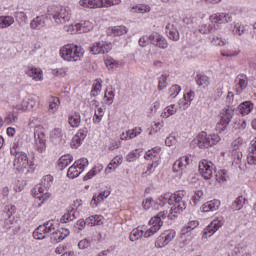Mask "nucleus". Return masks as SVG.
Returning <instances> with one entry per match:
<instances>
[{
  "label": "nucleus",
  "instance_id": "1",
  "mask_svg": "<svg viewBox=\"0 0 256 256\" xmlns=\"http://www.w3.org/2000/svg\"><path fill=\"white\" fill-rule=\"evenodd\" d=\"M15 211L17 207L15 205H6L0 214V225L5 231L9 229L13 230L14 235H17L21 231V225L15 220Z\"/></svg>",
  "mask_w": 256,
  "mask_h": 256
},
{
  "label": "nucleus",
  "instance_id": "2",
  "mask_svg": "<svg viewBox=\"0 0 256 256\" xmlns=\"http://www.w3.org/2000/svg\"><path fill=\"white\" fill-rule=\"evenodd\" d=\"M186 195L187 192L185 190H178L172 194L174 206L170 209V215H168L169 218L173 219L175 215L183 213V211L187 209V201L184 200Z\"/></svg>",
  "mask_w": 256,
  "mask_h": 256
},
{
  "label": "nucleus",
  "instance_id": "3",
  "mask_svg": "<svg viewBox=\"0 0 256 256\" xmlns=\"http://www.w3.org/2000/svg\"><path fill=\"white\" fill-rule=\"evenodd\" d=\"M85 50L81 46L66 45L60 49V56L64 61H81Z\"/></svg>",
  "mask_w": 256,
  "mask_h": 256
},
{
  "label": "nucleus",
  "instance_id": "4",
  "mask_svg": "<svg viewBox=\"0 0 256 256\" xmlns=\"http://www.w3.org/2000/svg\"><path fill=\"white\" fill-rule=\"evenodd\" d=\"M48 11L58 25H63V23H68L71 20V9L69 7L53 6Z\"/></svg>",
  "mask_w": 256,
  "mask_h": 256
},
{
  "label": "nucleus",
  "instance_id": "5",
  "mask_svg": "<svg viewBox=\"0 0 256 256\" xmlns=\"http://www.w3.org/2000/svg\"><path fill=\"white\" fill-rule=\"evenodd\" d=\"M220 141L221 136H219V134L207 135V132H201L194 139V143L199 147V149H209V147L217 145Z\"/></svg>",
  "mask_w": 256,
  "mask_h": 256
},
{
  "label": "nucleus",
  "instance_id": "6",
  "mask_svg": "<svg viewBox=\"0 0 256 256\" xmlns=\"http://www.w3.org/2000/svg\"><path fill=\"white\" fill-rule=\"evenodd\" d=\"M14 159V167L17 169V171H25L27 169V172L33 171V162L29 161V158L27 157V154L25 152H15V150L12 152Z\"/></svg>",
  "mask_w": 256,
  "mask_h": 256
},
{
  "label": "nucleus",
  "instance_id": "7",
  "mask_svg": "<svg viewBox=\"0 0 256 256\" xmlns=\"http://www.w3.org/2000/svg\"><path fill=\"white\" fill-rule=\"evenodd\" d=\"M167 216V212L162 211L150 219L149 225H151V227L147 229L144 234L146 239L152 237L154 233H157V231H159L161 227H163V219H167Z\"/></svg>",
  "mask_w": 256,
  "mask_h": 256
},
{
  "label": "nucleus",
  "instance_id": "8",
  "mask_svg": "<svg viewBox=\"0 0 256 256\" xmlns=\"http://www.w3.org/2000/svg\"><path fill=\"white\" fill-rule=\"evenodd\" d=\"M113 49V44L111 42H95L89 47V52L92 55H104V53H109Z\"/></svg>",
  "mask_w": 256,
  "mask_h": 256
},
{
  "label": "nucleus",
  "instance_id": "9",
  "mask_svg": "<svg viewBox=\"0 0 256 256\" xmlns=\"http://www.w3.org/2000/svg\"><path fill=\"white\" fill-rule=\"evenodd\" d=\"M225 224V219L223 216L218 217L217 219H214L203 231V239H207L208 237H211L213 234L217 233L220 227H223Z\"/></svg>",
  "mask_w": 256,
  "mask_h": 256
},
{
  "label": "nucleus",
  "instance_id": "10",
  "mask_svg": "<svg viewBox=\"0 0 256 256\" xmlns=\"http://www.w3.org/2000/svg\"><path fill=\"white\" fill-rule=\"evenodd\" d=\"M199 173L206 181L211 179L213 177V163L202 160L199 163Z\"/></svg>",
  "mask_w": 256,
  "mask_h": 256
},
{
  "label": "nucleus",
  "instance_id": "11",
  "mask_svg": "<svg viewBox=\"0 0 256 256\" xmlns=\"http://www.w3.org/2000/svg\"><path fill=\"white\" fill-rule=\"evenodd\" d=\"M149 39L151 45H154V47H159L160 49H167L169 47L167 39L157 32L150 34Z\"/></svg>",
  "mask_w": 256,
  "mask_h": 256
},
{
  "label": "nucleus",
  "instance_id": "12",
  "mask_svg": "<svg viewBox=\"0 0 256 256\" xmlns=\"http://www.w3.org/2000/svg\"><path fill=\"white\" fill-rule=\"evenodd\" d=\"M34 139H35V145H36V150L38 153H43L46 149V144H45V133L35 129L34 131Z\"/></svg>",
  "mask_w": 256,
  "mask_h": 256
},
{
  "label": "nucleus",
  "instance_id": "13",
  "mask_svg": "<svg viewBox=\"0 0 256 256\" xmlns=\"http://www.w3.org/2000/svg\"><path fill=\"white\" fill-rule=\"evenodd\" d=\"M33 195L36 199H39L40 201H42V203L44 201H47V199L51 197V194H49L47 188L43 186V184H39L35 186L33 190Z\"/></svg>",
  "mask_w": 256,
  "mask_h": 256
},
{
  "label": "nucleus",
  "instance_id": "14",
  "mask_svg": "<svg viewBox=\"0 0 256 256\" xmlns=\"http://www.w3.org/2000/svg\"><path fill=\"white\" fill-rule=\"evenodd\" d=\"M50 141L54 145H63L65 143V139L63 138V130L61 128H54L50 132Z\"/></svg>",
  "mask_w": 256,
  "mask_h": 256
},
{
  "label": "nucleus",
  "instance_id": "15",
  "mask_svg": "<svg viewBox=\"0 0 256 256\" xmlns=\"http://www.w3.org/2000/svg\"><path fill=\"white\" fill-rule=\"evenodd\" d=\"M72 31H76V33H89L93 29V23L90 21H83L77 23L75 25H71Z\"/></svg>",
  "mask_w": 256,
  "mask_h": 256
},
{
  "label": "nucleus",
  "instance_id": "16",
  "mask_svg": "<svg viewBox=\"0 0 256 256\" xmlns=\"http://www.w3.org/2000/svg\"><path fill=\"white\" fill-rule=\"evenodd\" d=\"M69 229L56 230L50 236L51 243H61L69 235Z\"/></svg>",
  "mask_w": 256,
  "mask_h": 256
},
{
  "label": "nucleus",
  "instance_id": "17",
  "mask_svg": "<svg viewBox=\"0 0 256 256\" xmlns=\"http://www.w3.org/2000/svg\"><path fill=\"white\" fill-rule=\"evenodd\" d=\"M189 163H191L189 156H183L174 162L172 169L174 173H179V171H183V169H185Z\"/></svg>",
  "mask_w": 256,
  "mask_h": 256
},
{
  "label": "nucleus",
  "instance_id": "18",
  "mask_svg": "<svg viewBox=\"0 0 256 256\" xmlns=\"http://www.w3.org/2000/svg\"><path fill=\"white\" fill-rule=\"evenodd\" d=\"M221 206V201L214 199L212 201H208L204 203L201 207V211L203 213H209V211H217Z\"/></svg>",
  "mask_w": 256,
  "mask_h": 256
},
{
  "label": "nucleus",
  "instance_id": "19",
  "mask_svg": "<svg viewBox=\"0 0 256 256\" xmlns=\"http://www.w3.org/2000/svg\"><path fill=\"white\" fill-rule=\"evenodd\" d=\"M109 195H111V191H109V190L102 191L98 195L94 194L90 205L92 207H97L99 205V203H102V201H105V199H107V197H109Z\"/></svg>",
  "mask_w": 256,
  "mask_h": 256
},
{
  "label": "nucleus",
  "instance_id": "20",
  "mask_svg": "<svg viewBox=\"0 0 256 256\" xmlns=\"http://www.w3.org/2000/svg\"><path fill=\"white\" fill-rule=\"evenodd\" d=\"M232 158V165H238V169H240V171H245V166L241 164L243 161V152L237 150L236 148L235 150L232 151Z\"/></svg>",
  "mask_w": 256,
  "mask_h": 256
},
{
  "label": "nucleus",
  "instance_id": "21",
  "mask_svg": "<svg viewBox=\"0 0 256 256\" xmlns=\"http://www.w3.org/2000/svg\"><path fill=\"white\" fill-rule=\"evenodd\" d=\"M47 25V16L42 15V16H37L30 22V27L32 29H43Z\"/></svg>",
  "mask_w": 256,
  "mask_h": 256
},
{
  "label": "nucleus",
  "instance_id": "22",
  "mask_svg": "<svg viewBox=\"0 0 256 256\" xmlns=\"http://www.w3.org/2000/svg\"><path fill=\"white\" fill-rule=\"evenodd\" d=\"M128 29L125 26H114L108 28L107 35H112L113 37H121V35H125Z\"/></svg>",
  "mask_w": 256,
  "mask_h": 256
},
{
  "label": "nucleus",
  "instance_id": "23",
  "mask_svg": "<svg viewBox=\"0 0 256 256\" xmlns=\"http://www.w3.org/2000/svg\"><path fill=\"white\" fill-rule=\"evenodd\" d=\"M166 35L171 41H179V30H177L173 24L166 26Z\"/></svg>",
  "mask_w": 256,
  "mask_h": 256
},
{
  "label": "nucleus",
  "instance_id": "24",
  "mask_svg": "<svg viewBox=\"0 0 256 256\" xmlns=\"http://www.w3.org/2000/svg\"><path fill=\"white\" fill-rule=\"evenodd\" d=\"M26 75H28V77H32L34 81H41V79H43V73L39 68L28 67Z\"/></svg>",
  "mask_w": 256,
  "mask_h": 256
},
{
  "label": "nucleus",
  "instance_id": "25",
  "mask_svg": "<svg viewBox=\"0 0 256 256\" xmlns=\"http://www.w3.org/2000/svg\"><path fill=\"white\" fill-rule=\"evenodd\" d=\"M238 253H241V256H252L251 250L247 246L243 247L240 244L236 246L231 252H228V256H236Z\"/></svg>",
  "mask_w": 256,
  "mask_h": 256
},
{
  "label": "nucleus",
  "instance_id": "26",
  "mask_svg": "<svg viewBox=\"0 0 256 256\" xmlns=\"http://www.w3.org/2000/svg\"><path fill=\"white\" fill-rule=\"evenodd\" d=\"M71 163H73V156L69 154L64 155L59 159L58 168L60 169V171H63V169H65L66 167H69Z\"/></svg>",
  "mask_w": 256,
  "mask_h": 256
},
{
  "label": "nucleus",
  "instance_id": "27",
  "mask_svg": "<svg viewBox=\"0 0 256 256\" xmlns=\"http://www.w3.org/2000/svg\"><path fill=\"white\" fill-rule=\"evenodd\" d=\"M68 123L70 127H79L81 125V114H79L78 112L72 113L68 117Z\"/></svg>",
  "mask_w": 256,
  "mask_h": 256
},
{
  "label": "nucleus",
  "instance_id": "28",
  "mask_svg": "<svg viewBox=\"0 0 256 256\" xmlns=\"http://www.w3.org/2000/svg\"><path fill=\"white\" fill-rule=\"evenodd\" d=\"M236 83L239 85L240 90H237V93H241L243 89H247V85H249V80L247 79L246 75L240 74L236 78Z\"/></svg>",
  "mask_w": 256,
  "mask_h": 256
},
{
  "label": "nucleus",
  "instance_id": "29",
  "mask_svg": "<svg viewBox=\"0 0 256 256\" xmlns=\"http://www.w3.org/2000/svg\"><path fill=\"white\" fill-rule=\"evenodd\" d=\"M241 115H249L253 111V103L251 101H245L238 106Z\"/></svg>",
  "mask_w": 256,
  "mask_h": 256
},
{
  "label": "nucleus",
  "instance_id": "30",
  "mask_svg": "<svg viewBox=\"0 0 256 256\" xmlns=\"http://www.w3.org/2000/svg\"><path fill=\"white\" fill-rule=\"evenodd\" d=\"M243 205H245V198L243 196H238L232 205H230V209L232 211H241V209H243Z\"/></svg>",
  "mask_w": 256,
  "mask_h": 256
},
{
  "label": "nucleus",
  "instance_id": "31",
  "mask_svg": "<svg viewBox=\"0 0 256 256\" xmlns=\"http://www.w3.org/2000/svg\"><path fill=\"white\" fill-rule=\"evenodd\" d=\"M83 173V170L79 169V166L77 164H73L67 172V177L69 179H75L78 175H81Z\"/></svg>",
  "mask_w": 256,
  "mask_h": 256
},
{
  "label": "nucleus",
  "instance_id": "32",
  "mask_svg": "<svg viewBox=\"0 0 256 256\" xmlns=\"http://www.w3.org/2000/svg\"><path fill=\"white\" fill-rule=\"evenodd\" d=\"M77 210L72 208L68 213L64 214L60 221L61 223H67L68 221H73L74 219H77Z\"/></svg>",
  "mask_w": 256,
  "mask_h": 256
},
{
  "label": "nucleus",
  "instance_id": "33",
  "mask_svg": "<svg viewBox=\"0 0 256 256\" xmlns=\"http://www.w3.org/2000/svg\"><path fill=\"white\" fill-rule=\"evenodd\" d=\"M15 23V19L11 16L0 17V29H5L6 27H11Z\"/></svg>",
  "mask_w": 256,
  "mask_h": 256
},
{
  "label": "nucleus",
  "instance_id": "34",
  "mask_svg": "<svg viewBox=\"0 0 256 256\" xmlns=\"http://www.w3.org/2000/svg\"><path fill=\"white\" fill-rule=\"evenodd\" d=\"M196 227H199V221H190L186 226L182 228L181 234L186 235V233H189V231H193V229H196Z\"/></svg>",
  "mask_w": 256,
  "mask_h": 256
},
{
  "label": "nucleus",
  "instance_id": "35",
  "mask_svg": "<svg viewBox=\"0 0 256 256\" xmlns=\"http://www.w3.org/2000/svg\"><path fill=\"white\" fill-rule=\"evenodd\" d=\"M147 232L144 230H139V229H134L132 230V232L130 233V241H138V239H141L142 236L145 237V233Z\"/></svg>",
  "mask_w": 256,
  "mask_h": 256
},
{
  "label": "nucleus",
  "instance_id": "36",
  "mask_svg": "<svg viewBox=\"0 0 256 256\" xmlns=\"http://www.w3.org/2000/svg\"><path fill=\"white\" fill-rule=\"evenodd\" d=\"M60 101L58 97L52 96L49 99V110L52 111V113H55V111H57V109L59 108L60 105Z\"/></svg>",
  "mask_w": 256,
  "mask_h": 256
},
{
  "label": "nucleus",
  "instance_id": "37",
  "mask_svg": "<svg viewBox=\"0 0 256 256\" xmlns=\"http://www.w3.org/2000/svg\"><path fill=\"white\" fill-rule=\"evenodd\" d=\"M234 97L235 95L233 94V92H228L226 96V103L228 109L237 108V101L234 99Z\"/></svg>",
  "mask_w": 256,
  "mask_h": 256
},
{
  "label": "nucleus",
  "instance_id": "38",
  "mask_svg": "<svg viewBox=\"0 0 256 256\" xmlns=\"http://www.w3.org/2000/svg\"><path fill=\"white\" fill-rule=\"evenodd\" d=\"M169 78V75L167 74H162L159 77V81H158V91H163V89H167V86L169 85L167 83V79Z\"/></svg>",
  "mask_w": 256,
  "mask_h": 256
},
{
  "label": "nucleus",
  "instance_id": "39",
  "mask_svg": "<svg viewBox=\"0 0 256 256\" xmlns=\"http://www.w3.org/2000/svg\"><path fill=\"white\" fill-rule=\"evenodd\" d=\"M84 5L88 7V9H96L101 7L103 2H101V0H84Z\"/></svg>",
  "mask_w": 256,
  "mask_h": 256
},
{
  "label": "nucleus",
  "instance_id": "40",
  "mask_svg": "<svg viewBox=\"0 0 256 256\" xmlns=\"http://www.w3.org/2000/svg\"><path fill=\"white\" fill-rule=\"evenodd\" d=\"M175 113H177V108H175V105H170L164 109L162 117L168 119V117H171V115H175Z\"/></svg>",
  "mask_w": 256,
  "mask_h": 256
},
{
  "label": "nucleus",
  "instance_id": "41",
  "mask_svg": "<svg viewBox=\"0 0 256 256\" xmlns=\"http://www.w3.org/2000/svg\"><path fill=\"white\" fill-rule=\"evenodd\" d=\"M159 201H160V205H165L166 203H168V205H173V194L169 195V194H164L162 196L159 197Z\"/></svg>",
  "mask_w": 256,
  "mask_h": 256
},
{
  "label": "nucleus",
  "instance_id": "42",
  "mask_svg": "<svg viewBox=\"0 0 256 256\" xmlns=\"http://www.w3.org/2000/svg\"><path fill=\"white\" fill-rule=\"evenodd\" d=\"M210 80L206 75L197 76V84L199 87H209Z\"/></svg>",
  "mask_w": 256,
  "mask_h": 256
},
{
  "label": "nucleus",
  "instance_id": "43",
  "mask_svg": "<svg viewBox=\"0 0 256 256\" xmlns=\"http://www.w3.org/2000/svg\"><path fill=\"white\" fill-rule=\"evenodd\" d=\"M14 17L19 25H25L27 23V14L25 12H15Z\"/></svg>",
  "mask_w": 256,
  "mask_h": 256
},
{
  "label": "nucleus",
  "instance_id": "44",
  "mask_svg": "<svg viewBox=\"0 0 256 256\" xmlns=\"http://www.w3.org/2000/svg\"><path fill=\"white\" fill-rule=\"evenodd\" d=\"M164 239L166 240V243H171L172 240L175 239L176 232L175 230H166L162 233Z\"/></svg>",
  "mask_w": 256,
  "mask_h": 256
},
{
  "label": "nucleus",
  "instance_id": "45",
  "mask_svg": "<svg viewBox=\"0 0 256 256\" xmlns=\"http://www.w3.org/2000/svg\"><path fill=\"white\" fill-rule=\"evenodd\" d=\"M198 31L202 33V35H209V33L213 31V26L211 24H201Z\"/></svg>",
  "mask_w": 256,
  "mask_h": 256
},
{
  "label": "nucleus",
  "instance_id": "46",
  "mask_svg": "<svg viewBox=\"0 0 256 256\" xmlns=\"http://www.w3.org/2000/svg\"><path fill=\"white\" fill-rule=\"evenodd\" d=\"M151 7L148 5L134 6L132 7V13H149Z\"/></svg>",
  "mask_w": 256,
  "mask_h": 256
},
{
  "label": "nucleus",
  "instance_id": "47",
  "mask_svg": "<svg viewBox=\"0 0 256 256\" xmlns=\"http://www.w3.org/2000/svg\"><path fill=\"white\" fill-rule=\"evenodd\" d=\"M169 93H170V97H172V99H175V97H177V95L181 93V86L177 84L172 85L169 89Z\"/></svg>",
  "mask_w": 256,
  "mask_h": 256
},
{
  "label": "nucleus",
  "instance_id": "48",
  "mask_svg": "<svg viewBox=\"0 0 256 256\" xmlns=\"http://www.w3.org/2000/svg\"><path fill=\"white\" fill-rule=\"evenodd\" d=\"M225 114H221L220 121L216 124V131L217 133H223L225 131Z\"/></svg>",
  "mask_w": 256,
  "mask_h": 256
},
{
  "label": "nucleus",
  "instance_id": "49",
  "mask_svg": "<svg viewBox=\"0 0 256 256\" xmlns=\"http://www.w3.org/2000/svg\"><path fill=\"white\" fill-rule=\"evenodd\" d=\"M195 97V92L193 90H190L188 93L184 94V105H186V107H189V105H191V100L194 99Z\"/></svg>",
  "mask_w": 256,
  "mask_h": 256
},
{
  "label": "nucleus",
  "instance_id": "50",
  "mask_svg": "<svg viewBox=\"0 0 256 256\" xmlns=\"http://www.w3.org/2000/svg\"><path fill=\"white\" fill-rule=\"evenodd\" d=\"M104 99H106L105 100L106 105H112L113 99H115V92L113 90L106 92L104 95Z\"/></svg>",
  "mask_w": 256,
  "mask_h": 256
},
{
  "label": "nucleus",
  "instance_id": "51",
  "mask_svg": "<svg viewBox=\"0 0 256 256\" xmlns=\"http://www.w3.org/2000/svg\"><path fill=\"white\" fill-rule=\"evenodd\" d=\"M209 21L214 24L221 25V23H223V15H221L220 13L213 14L209 17Z\"/></svg>",
  "mask_w": 256,
  "mask_h": 256
},
{
  "label": "nucleus",
  "instance_id": "52",
  "mask_svg": "<svg viewBox=\"0 0 256 256\" xmlns=\"http://www.w3.org/2000/svg\"><path fill=\"white\" fill-rule=\"evenodd\" d=\"M169 245L167 240H165V237L163 236V234L161 236H159L155 242V247H157L158 249H161L165 246Z\"/></svg>",
  "mask_w": 256,
  "mask_h": 256
},
{
  "label": "nucleus",
  "instance_id": "53",
  "mask_svg": "<svg viewBox=\"0 0 256 256\" xmlns=\"http://www.w3.org/2000/svg\"><path fill=\"white\" fill-rule=\"evenodd\" d=\"M233 35H243L245 33V26H241L239 23L234 24V29L232 30Z\"/></svg>",
  "mask_w": 256,
  "mask_h": 256
},
{
  "label": "nucleus",
  "instance_id": "54",
  "mask_svg": "<svg viewBox=\"0 0 256 256\" xmlns=\"http://www.w3.org/2000/svg\"><path fill=\"white\" fill-rule=\"evenodd\" d=\"M235 109H237V108H228V109H226V113H225V117H226L225 123H226V125H229V123L233 119Z\"/></svg>",
  "mask_w": 256,
  "mask_h": 256
},
{
  "label": "nucleus",
  "instance_id": "55",
  "mask_svg": "<svg viewBox=\"0 0 256 256\" xmlns=\"http://www.w3.org/2000/svg\"><path fill=\"white\" fill-rule=\"evenodd\" d=\"M140 155L139 152H137V150L130 152L127 156H126V161H128V163H133V161H137V159H139Z\"/></svg>",
  "mask_w": 256,
  "mask_h": 256
},
{
  "label": "nucleus",
  "instance_id": "56",
  "mask_svg": "<svg viewBox=\"0 0 256 256\" xmlns=\"http://www.w3.org/2000/svg\"><path fill=\"white\" fill-rule=\"evenodd\" d=\"M101 7H112V5H119L121 0H100Z\"/></svg>",
  "mask_w": 256,
  "mask_h": 256
},
{
  "label": "nucleus",
  "instance_id": "57",
  "mask_svg": "<svg viewBox=\"0 0 256 256\" xmlns=\"http://www.w3.org/2000/svg\"><path fill=\"white\" fill-rule=\"evenodd\" d=\"M144 159H146L147 161H157V159H159V156H157V154H155V152H153L152 150H148L144 156Z\"/></svg>",
  "mask_w": 256,
  "mask_h": 256
},
{
  "label": "nucleus",
  "instance_id": "58",
  "mask_svg": "<svg viewBox=\"0 0 256 256\" xmlns=\"http://www.w3.org/2000/svg\"><path fill=\"white\" fill-rule=\"evenodd\" d=\"M158 166H159V162H157V161L152 162V163L148 166L146 172H144V173L142 174V176L145 177V175H151V173H153V172L155 171V168L158 167Z\"/></svg>",
  "mask_w": 256,
  "mask_h": 256
},
{
  "label": "nucleus",
  "instance_id": "59",
  "mask_svg": "<svg viewBox=\"0 0 256 256\" xmlns=\"http://www.w3.org/2000/svg\"><path fill=\"white\" fill-rule=\"evenodd\" d=\"M74 163L78 166V169L83 171L85 167L89 165V160H87V158H82L80 160L75 161Z\"/></svg>",
  "mask_w": 256,
  "mask_h": 256
},
{
  "label": "nucleus",
  "instance_id": "60",
  "mask_svg": "<svg viewBox=\"0 0 256 256\" xmlns=\"http://www.w3.org/2000/svg\"><path fill=\"white\" fill-rule=\"evenodd\" d=\"M44 227L46 229V233H53V231L55 232V223L53 222V220H50L48 222H45L44 224Z\"/></svg>",
  "mask_w": 256,
  "mask_h": 256
},
{
  "label": "nucleus",
  "instance_id": "61",
  "mask_svg": "<svg viewBox=\"0 0 256 256\" xmlns=\"http://www.w3.org/2000/svg\"><path fill=\"white\" fill-rule=\"evenodd\" d=\"M97 219H99V216L97 215L86 218V225H90V227L99 225V221H97Z\"/></svg>",
  "mask_w": 256,
  "mask_h": 256
},
{
  "label": "nucleus",
  "instance_id": "62",
  "mask_svg": "<svg viewBox=\"0 0 256 256\" xmlns=\"http://www.w3.org/2000/svg\"><path fill=\"white\" fill-rule=\"evenodd\" d=\"M143 130L141 128H134L132 130H129L127 132V135L129 136L130 139H135V137H137V135H141V132Z\"/></svg>",
  "mask_w": 256,
  "mask_h": 256
},
{
  "label": "nucleus",
  "instance_id": "63",
  "mask_svg": "<svg viewBox=\"0 0 256 256\" xmlns=\"http://www.w3.org/2000/svg\"><path fill=\"white\" fill-rule=\"evenodd\" d=\"M202 197H203V192L201 190H197L192 197L194 205H197L199 201H201Z\"/></svg>",
  "mask_w": 256,
  "mask_h": 256
},
{
  "label": "nucleus",
  "instance_id": "64",
  "mask_svg": "<svg viewBox=\"0 0 256 256\" xmlns=\"http://www.w3.org/2000/svg\"><path fill=\"white\" fill-rule=\"evenodd\" d=\"M149 43H150L149 35L142 36V37L139 39V45H140V47H147V45H149Z\"/></svg>",
  "mask_w": 256,
  "mask_h": 256
}]
</instances>
